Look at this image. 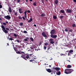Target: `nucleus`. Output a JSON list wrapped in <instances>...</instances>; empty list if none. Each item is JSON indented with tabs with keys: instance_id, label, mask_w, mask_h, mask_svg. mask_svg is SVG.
I'll use <instances>...</instances> for the list:
<instances>
[{
	"instance_id": "8fccbe9b",
	"label": "nucleus",
	"mask_w": 76,
	"mask_h": 76,
	"mask_svg": "<svg viewBox=\"0 0 76 76\" xmlns=\"http://www.w3.org/2000/svg\"><path fill=\"white\" fill-rule=\"evenodd\" d=\"M69 32H72V30H69Z\"/></svg>"
},
{
	"instance_id": "4468645a",
	"label": "nucleus",
	"mask_w": 76,
	"mask_h": 76,
	"mask_svg": "<svg viewBox=\"0 0 76 76\" xmlns=\"http://www.w3.org/2000/svg\"><path fill=\"white\" fill-rule=\"evenodd\" d=\"M46 70L49 73H51V72H52L51 69H46Z\"/></svg>"
},
{
	"instance_id": "473e14b6",
	"label": "nucleus",
	"mask_w": 76,
	"mask_h": 76,
	"mask_svg": "<svg viewBox=\"0 0 76 76\" xmlns=\"http://www.w3.org/2000/svg\"><path fill=\"white\" fill-rule=\"evenodd\" d=\"M72 26L73 27H76V24H72Z\"/></svg>"
},
{
	"instance_id": "5fc2aeb1",
	"label": "nucleus",
	"mask_w": 76,
	"mask_h": 76,
	"mask_svg": "<svg viewBox=\"0 0 76 76\" xmlns=\"http://www.w3.org/2000/svg\"><path fill=\"white\" fill-rule=\"evenodd\" d=\"M73 1L75 2V3H76V0H73Z\"/></svg>"
},
{
	"instance_id": "79ce46f5",
	"label": "nucleus",
	"mask_w": 76,
	"mask_h": 76,
	"mask_svg": "<svg viewBox=\"0 0 76 76\" xmlns=\"http://www.w3.org/2000/svg\"><path fill=\"white\" fill-rule=\"evenodd\" d=\"M3 7V6H2V5L0 4V9H1V8Z\"/></svg>"
},
{
	"instance_id": "412c9836",
	"label": "nucleus",
	"mask_w": 76,
	"mask_h": 76,
	"mask_svg": "<svg viewBox=\"0 0 76 76\" xmlns=\"http://www.w3.org/2000/svg\"><path fill=\"white\" fill-rule=\"evenodd\" d=\"M32 18H31L30 19V20L28 21V23H29V22H32Z\"/></svg>"
},
{
	"instance_id": "1a4fd4ad",
	"label": "nucleus",
	"mask_w": 76,
	"mask_h": 76,
	"mask_svg": "<svg viewBox=\"0 0 76 76\" xmlns=\"http://www.w3.org/2000/svg\"><path fill=\"white\" fill-rule=\"evenodd\" d=\"M56 32H55V29H53V30H52L50 32V34H54Z\"/></svg>"
},
{
	"instance_id": "13d9d810",
	"label": "nucleus",
	"mask_w": 76,
	"mask_h": 76,
	"mask_svg": "<svg viewBox=\"0 0 76 76\" xmlns=\"http://www.w3.org/2000/svg\"><path fill=\"white\" fill-rule=\"evenodd\" d=\"M60 55H61V56H63L64 55V54H61Z\"/></svg>"
},
{
	"instance_id": "6e6552de",
	"label": "nucleus",
	"mask_w": 76,
	"mask_h": 76,
	"mask_svg": "<svg viewBox=\"0 0 76 76\" xmlns=\"http://www.w3.org/2000/svg\"><path fill=\"white\" fill-rule=\"evenodd\" d=\"M53 69L56 70V71H58V70H60V68L58 67H54V68H53Z\"/></svg>"
},
{
	"instance_id": "58836bf2",
	"label": "nucleus",
	"mask_w": 76,
	"mask_h": 76,
	"mask_svg": "<svg viewBox=\"0 0 76 76\" xmlns=\"http://www.w3.org/2000/svg\"><path fill=\"white\" fill-rule=\"evenodd\" d=\"M26 12H27V11L26 10V11L24 12V15H27Z\"/></svg>"
},
{
	"instance_id": "cd10ccee",
	"label": "nucleus",
	"mask_w": 76,
	"mask_h": 76,
	"mask_svg": "<svg viewBox=\"0 0 76 76\" xmlns=\"http://www.w3.org/2000/svg\"><path fill=\"white\" fill-rule=\"evenodd\" d=\"M60 12L62 13H64V11L63 10H61Z\"/></svg>"
},
{
	"instance_id": "c756f323",
	"label": "nucleus",
	"mask_w": 76,
	"mask_h": 76,
	"mask_svg": "<svg viewBox=\"0 0 76 76\" xmlns=\"http://www.w3.org/2000/svg\"><path fill=\"white\" fill-rule=\"evenodd\" d=\"M18 18L20 19H22V17H21L20 16L18 17Z\"/></svg>"
},
{
	"instance_id": "774afa93",
	"label": "nucleus",
	"mask_w": 76,
	"mask_h": 76,
	"mask_svg": "<svg viewBox=\"0 0 76 76\" xmlns=\"http://www.w3.org/2000/svg\"><path fill=\"white\" fill-rule=\"evenodd\" d=\"M26 2H28V0H26Z\"/></svg>"
},
{
	"instance_id": "864d4df0",
	"label": "nucleus",
	"mask_w": 76,
	"mask_h": 76,
	"mask_svg": "<svg viewBox=\"0 0 76 76\" xmlns=\"http://www.w3.org/2000/svg\"><path fill=\"white\" fill-rule=\"evenodd\" d=\"M63 15H66V13H63Z\"/></svg>"
},
{
	"instance_id": "bb28decb",
	"label": "nucleus",
	"mask_w": 76,
	"mask_h": 76,
	"mask_svg": "<svg viewBox=\"0 0 76 76\" xmlns=\"http://www.w3.org/2000/svg\"><path fill=\"white\" fill-rule=\"evenodd\" d=\"M30 39L31 40V41H32V42L34 41V39H33V38H32V37H30Z\"/></svg>"
},
{
	"instance_id": "0eeeda50",
	"label": "nucleus",
	"mask_w": 76,
	"mask_h": 76,
	"mask_svg": "<svg viewBox=\"0 0 76 76\" xmlns=\"http://www.w3.org/2000/svg\"><path fill=\"white\" fill-rule=\"evenodd\" d=\"M50 37L52 38H56L57 37V36L56 35L52 34L50 35Z\"/></svg>"
},
{
	"instance_id": "9b49d317",
	"label": "nucleus",
	"mask_w": 76,
	"mask_h": 76,
	"mask_svg": "<svg viewBox=\"0 0 76 76\" xmlns=\"http://www.w3.org/2000/svg\"><path fill=\"white\" fill-rule=\"evenodd\" d=\"M19 48H20L14 47V49L15 51L16 52H17V51H18V50L19 49Z\"/></svg>"
},
{
	"instance_id": "338daca9",
	"label": "nucleus",
	"mask_w": 76,
	"mask_h": 76,
	"mask_svg": "<svg viewBox=\"0 0 76 76\" xmlns=\"http://www.w3.org/2000/svg\"><path fill=\"white\" fill-rule=\"evenodd\" d=\"M6 23H8V22H6Z\"/></svg>"
},
{
	"instance_id": "9d476101",
	"label": "nucleus",
	"mask_w": 76,
	"mask_h": 76,
	"mask_svg": "<svg viewBox=\"0 0 76 76\" xmlns=\"http://www.w3.org/2000/svg\"><path fill=\"white\" fill-rule=\"evenodd\" d=\"M49 41L51 44H54V42L53 41V39H50Z\"/></svg>"
},
{
	"instance_id": "09e8293b",
	"label": "nucleus",
	"mask_w": 76,
	"mask_h": 76,
	"mask_svg": "<svg viewBox=\"0 0 76 76\" xmlns=\"http://www.w3.org/2000/svg\"><path fill=\"white\" fill-rule=\"evenodd\" d=\"M63 16H61L60 17V18H61V19H63Z\"/></svg>"
},
{
	"instance_id": "69168bd1",
	"label": "nucleus",
	"mask_w": 76,
	"mask_h": 76,
	"mask_svg": "<svg viewBox=\"0 0 76 76\" xmlns=\"http://www.w3.org/2000/svg\"><path fill=\"white\" fill-rule=\"evenodd\" d=\"M7 45H9V43H7Z\"/></svg>"
},
{
	"instance_id": "2f4dec72",
	"label": "nucleus",
	"mask_w": 76,
	"mask_h": 76,
	"mask_svg": "<svg viewBox=\"0 0 76 76\" xmlns=\"http://www.w3.org/2000/svg\"><path fill=\"white\" fill-rule=\"evenodd\" d=\"M33 5L34 6H36L37 5V4L36 3V2H35L34 3H33Z\"/></svg>"
},
{
	"instance_id": "7ed1b4c3",
	"label": "nucleus",
	"mask_w": 76,
	"mask_h": 76,
	"mask_svg": "<svg viewBox=\"0 0 76 76\" xmlns=\"http://www.w3.org/2000/svg\"><path fill=\"white\" fill-rule=\"evenodd\" d=\"M1 28H2V31H3L4 32H5V33L6 34H7V33H8V31L6 30L5 27H4V26L3 25H2L1 26Z\"/></svg>"
},
{
	"instance_id": "6ab92c4d",
	"label": "nucleus",
	"mask_w": 76,
	"mask_h": 76,
	"mask_svg": "<svg viewBox=\"0 0 76 76\" xmlns=\"http://www.w3.org/2000/svg\"><path fill=\"white\" fill-rule=\"evenodd\" d=\"M7 39H9V41H10H10H12V40H13V39H12V38H9V37H8Z\"/></svg>"
},
{
	"instance_id": "423d86ee",
	"label": "nucleus",
	"mask_w": 76,
	"mask_h": 76,
	"mask_svg": "<svg viewBox=\"0 0 76 76\" xmlns=\"http://www.w3.org/2000/svg\"><path fill=\"white\" fill-rule=\"evenodd\" d=\"M42 35L43 37H45V38H47V36L45 34V33L44 31L42 32Z\"/></svg>"
},
{
	"instance_id": "4d7b16f0",
	"label": "nucleus",
	"mask_w": 76,
	"mask_h": 76,
	"mask_svg": "<svg viewBox=\"0 0 76 76\" xmlns=\"http://www.w3.org/2000/svg\"><path fill=\"white\" fill-rule=\"evenodd\" d=\"M74 42H76V38H75V40H74Z\"/></svg>"
},
{
	"instance_id": "2eb2a0df",
	"label": "nucleus",
	"mask_w": 76,
	"mask_h": 76,
	"mask_svg": "<svg viewBox=\"0 0 76 76\" xmlns=\"http://www.w3.org/2000/svg\"><path fill=\"white\" fill-rule=\"evenodd\" d=\"M18 10H19L20 13L21 14V13H23V11H22V9L20 8Z\"/></svg>"
},
{
	"instance_id": "e433bc0d",
	"label": "nucleus",
	"mask_w": 76,
	"mask_h": 76,
	"mask_svg": "<svg viewBox=\"0 0 76 76\" xmlns=\"http://www.w3.org/2000/svg\"><path fill=\"white\" fill-rule=\"evenodd\" d=\"M20 26H23V23H20Z\"/></svg>"
},
{
	"instance_id": "f8f14e48",
	"label": "nucleus",
	"mask_w": 76,
	"mask_h": 76,
	"mask_svg": "<svg viewBox=\"0 0 76 76\" xmlns=\"http://www.w3.org/2000/svg\"><path fill=\"white\" fill-rule=\"evenodd\" d=\"M66 12L69 13H72V11L70 9H68L66 10Z\"/></svg>"
},
{
	"instance_id": "393cba45",
	"label": "nucleus",
	"mask_w": 76,
	"mask_h": 76,
	"mask_svg": "<svg viewBox=\"0 0 76 76\" xmlns=\"http://www.w3.org/2000/svg\"><path fill=\"white\" fill-rule=\"evenodd\" d=\"M73 50H70L69 51V53H73Z\"/></svg>"
},
{
	"instance_id": "4c0bfd02",
	"label": "nucleus",
	"mask_w": 76,
	"mask_h": 76,
	"mask_svg": "<svg viewBox=\"0 0 76 76\" xmlns=\"http://www.w3.org/2000/svg\"><path fill=\"white\" fill-rule=\"evenodd\" d=\"M52 72L53 73H54V74L55 73H56V71L55 70V71H52Z\"/></svg>"
},
{
	"instance_id": "dca6fc26",
	"label": "nucleus",
	"mask_w": 76,
	"mask_h": 76,
	"mask_svg": "<svg viewBox=\"0 0 76 76\" xmlns=\"http://www.w3.org/2000/svg\"><path fill=\"white\" fill-rule=\"evenodd\" d=\"M9 12L10 13H12V8L10 7H9Z\"/></svg>"
},
{
	"instance_id": "e2e57ef3",
	"label": "nucleus",
	"mask_w": 76,
	"mask_h": 76,
	"mask_svg": "<svg viewBox=\"0 0 76 76\" xmlns=\"http://www.w3.org/2000/svg\"><path fill=\"white\" fill-rule=\"evenodd\" d=\"M30 1H32V0H29Z\"/></svg>"
},
{
	"instance_id": "aec40b11",
	"label": "nucleus",
	"mask_w": 76,
	"mask_h": 76,
	"mask_svg": "<svg viewBox=\"0 0 76 76\" xmlns=\"http://www.w3.org/2000/svg\"><path fill=\"white\" fill-rule=\"evenodd\" d=\"M16 43H13V44H12V46L13 47V48H14V47H15H15H17V46H18V45H16Z\"/></svg>"
},
{
	"instance_id": "3c124183",
	"label": "nucleus",
	"mask_w": 76,
	"mask_h": 76,
	"mask_svg": "<svg viewBox=\"0 0 76 76\" xmlns=\"http://www.w3.org/2000/svg\"><path fill=\"white\" fill-rule=\"evenodd\" d=\"M27 12L28 13H30V12H31V11H30L29 10H27Z\"/></svg>"
},
{
	"instance_id": "72a5a7b5",
	"label": "nucleus",
	"mask_w": 76,
	"mask_h": 76,
	"mask_svg": "<svg viewBox=\"0 0 76 76\" xmlns=\"http://www.w3.org/2000/svg\"><path fill=\"white\" fill-rule=\"evenodd\" d=\"M22 18H23V20H26V18H25L24 17H22Z\"/></svg>"
},
{
	"instance_id": "6e6d98bb",
	"label": "nucleus",
	"mask_w": 76,
	"mask_h": 76,
	"mask_svg": "<svg viewBox=\"0 0 76 76\" xmlns=\"http://www.w3.org/2000/svg\"><path fill=\"white\" fill-rule=\"evenodd\" d=\"M26 38L27 39H29V38L28 37H26Z\"/></svg>"
},
{
	"instance_id": "bf43d9fd",
	"label": "nucleus",
	"mask_w": 76,
	"mask_h": 76,
	"mask_svg": "<svg viewBox=\"0 0 76 76\" xmlns=\"http://www.w3.org/2000/svg\"><path fill=\"white\" fill-rule=\"evenodd\" d=\"M50 47H49L47 49V50H50Z\"/></svg>"
},
{
	"instance_id": "de8ad7c7",
	"label": "nucleus",
	"mask_w": 76,
	"mask_h": 76,
	"mask_svg": "<svg viewBox=\"0 0 76 76\" xmlns=\"http://www.w3.org/2000/svg\"><path fill=\"white\" fill-rule=\"evenodd\" d=\"M48 45V43H45V45Z\"/></svg>"
},
{
	"instance_id": "a878e982",
	"label": "nucleus",
	"mask_w": 76,
	"mask_h": 76,
	"mask_svg": "<svg viewBox=\"0 0 76 76\" xmlns=\"http://www.w3.org/2000/svg\"><path fill=\"white\" fill-rule=\"evenodd\" d=\"M15 42H16H16H17L18 43H19V42H20V41L19 40H18V39H17L15 40Z\"/></svg>"
},
{
	"instance_id": "680f3d73",
	"label": "nucleus",
	"mask_w": 76,
	"mask_h": 76,
	"mask_svg": "<svg viewBox=\"0 0 76 76\" xmlns=\"http://www.w3.org/2000/svg\"><path fill=\"white\" fill-rule=\"evenodd\" d=\"M45 1L46 2H48V0H45Z\"/></svg>"
},
{
	"instance_id": "4be33fe9",
	"label": "nucleus",
	"mask_w": 76,
	"mask_h": 76,
	"mask_svg": "<svg viewBox=\"0 0 76 76\" xmlns=\"http://www.w3.org/2000/svg\"><path fill=\"white\" fill-rule=\"evenodd\" d=\"M56 75H61V72L60 71L58 72L57 73H56Z\"/></svg>"
},
{
	"instance_id": "49530a36",
	"label": "nucleus",
	"mask_w": 76,
	"mask_h": 76,
	"mask_svg": "<svg viewBox=\"0 0 76 76\" xmlns=\"http://www.w3.org/2000/svg\"><path fill=\"white\" fill-rule=\"evenodd\" d=\"M3 24L4 25H6V23H3Z\"/></svg>"
},
{
	"instance_id": "37998d69",
	"label": "nucleus",
	"mask_w": 76,
	"mask_h": 76,
	"mask_svg": "<svg viewBox=\"0 0 76 76\" xmlns=\"http://www.w3.org/2000/svg\"><path fill=\"white\" fill-rule=\"evenodd\" d=\"M65 32H68V30H67V29H65Z\"/></svg>"
},
{
	"instance_id": "a211bd4d",
	"label": "nucleus",
	"mask_w": 76,
	"mask_h": 76,
	"mask_svg": "<svg viewBox=\"0 0 76 76\" xmlns=\"http://www.w3.org/2000/svg\"><path fill=\"white\" fill-rule=\"evenodd\" d=\"M45 14H44V13H42L41 15H40V16H45Z\"/></svg>"
},
{
	"instance_id": "7c9ffc66",
	"label": "nucleus",
	"mask_w": 76,
	"mask_h": 76,
	"mask_svg": "<svg viewBox=\"0 0 76 76\" xmlns=\"http://www.w3.org/2000/svg\"><path fill=\"white\" fill-rule=\"evenodd\" d=\"M23 33H24V34H27V31H23Z\"/></svg>"
},
{
	"instance_id": "20e7f679",
	"label": "nucleus",
	"mask_w": 76,
	"mask_h": 76,
	"mask_svg": "<svg viewBox=\"0 0 76 76\" xmlns=\"http://www.w3.org/2000/svg\"><path fill=\"white\" fill-rule=\"evenodd\" d=\"M19 51H18L16 52L17 54H22L23 55V54H25V52H23L21 51V50H19Z\"/></svg>"
},
{
	"instance_id": "f03ea898",
	"label": "nucleus",
	"mask_w": 76,
	"mask_h": 76,
	"mask_svg": "<svg viewBox=\"0 0 76 76\" xmlns=\"http://www.w3.org/2000/svg\"><path fill=\"white\" fill-rule=\"evenodd\" d=\"M21 57H22L25 60H27V59H28L29 57V55H27V54H26L25 53V54H23L22 55Z\"/></svg>"
},
{
	"instance_id": "39448f33",
	"label": "nucleus",
	"mask_w": 76,
	"mask_h": 76,
	"mask_svg": "<svg viewBox=\"0 0 76 76\" xmlns=\"http://www.w3.org/2000/svg\"><path fill=\"white\" fill-rule=\"evenodd\" d=\"M4 18H5V19H6L9 20V19H11V17L10 16L7 15V16H4Z\"/></svg>"
},
{
	"instance_id": "5701e85b",
	"label": "nucleus",
	"mask_w": 76,
	"mask_h": 76,
	"mask_svg": "<svg viewBox=\"0 0 76 76\" xmlns=\"http://www.w3.org/2000/svg\"><path fill=\"white\" fill-rule=\"evenodd\" d=\"M67 67L68 68H72V66L70 65H68L67 66Z\"/></svg>"
},
{
	"instance_id": "f3484780",
	"label": "nucleus",
	"mask_w": 76,
	"mask_h": 76,
	"mask_svg": "<svg viewBox=\"0 0 76 76\" xmlns=\"http://www.w3.org/2000/svg\"><path fill=\"white\" fill-rule=\"evenodd\" d=\"M58 1L57 0H55L54 1L55 4H58Z\"/></svg>"
},
{
	"instance_id": "052dcab7",
	"label": "nucleus",
	"mask_w": 76,
	"mask_h": 76,
	"mask_svg": "<svg viewBox=\"0 0 76 76\" xmlns=\"http://www.w3.org/2000/svg\"><path fill=\"white\" fill-rule=\"evenodd\" d=\"M34 26H35V27H36V26H37V25H36V24H34Z\"/></svg>"
},
{
	"instance_id": "c03bdc74",
	"label": "nucleus",
	"mask_w": 76,
	"mask_h": 76,
	"mask_svg": "<svg viewBox=\"0 0 76 76\" xmlns=\"http://www.w3.org/2000/svg\"><path fill=\"white\" fill-rule=\"evenodd\" d=\"M47 48V47L45 46H44V50H46Z\"/></svg>"
},
{
	"instance_id": "603ef678",
	"label": "nucleus",
	"mask_w": 76,
	"mask_h": 76,
	"mask_svg": "<svg viewBox=\"0 0 76 76\" xmlns=\"http://www.w3.org/2000/svg\"><path fill=\"white\" fill-rule=\"evenodd\" d=\"M6 29L7 30H9V28H6Z\"/></svg>"
},
{
	"instance_id": "f704fd0d",
	"label": "nucleus",
	"mask_w": 76,
	"mask_h": 76,
	"mask_svg": "<svg viewBox=\"0 0 76 76\" xmlns=\"http://www.w3.org/2000/svg\"><path fill=\"white\" fill-rule=\"evenodd\" d=\"M24 17L25 18H27V14H24Z\"/></svg>"
},
{
	"instance_id": "0e129e2a",
	"label": "nucleus",
	"mask_w": 76,
	"mask_h": 76,
	"mask_svg": "<svg viewBox=\"0 0 76 76\" xmlns=\"http://www.w3.org/2000/svg\"><path fill=\"white\" fill-rule=\"evenodd\" d=\"M34 50H35V51H37V49H34Z\"/></svg>"
},
{
	"instance_id": "ddd939ff",
	"label": "nucleus",
	"mask_w": 76,
	"mask_h": 76,
	"mask_svg": "<svg viewBox=\"0 0 76 76\" xmlns=\"http://www.w3.org/2000/svg\"><path fill=\"white\" fill-rule=\"evenodd\" d=\"M13 12L14 13V15H15L16 16H17V15H18V12H15V10H13Z\"/></svg>"
},
{
	"instance_id": "ea45409f",
	"label": "nucleus",
	"mask_w": 76,
	"mask_h": 76,
	"mask_svg": "<svg viewBox=\"0 0 76 76\" xmlns=\"http://www.w3.org/2000/svg\"><path fill=\"white\" fill-rule=\"evenodd\" d=\"M30 50H31V52H32L33 51H34V49H31Z\"/></svg>"
},
{
	"instance_id": "f257e3e1",
	"label": "nucleus",
	"mask_w": 76,
	"mask_h": 76,
	"mask_svg": "<svg viewBox=\"0 0 76 76\" xmlns=\"http://www.w3.org/2000/svg\"><path fill=\"white\" fill-rule=\"evenodd\" d=\"M74 70L72 69H66L65 70L64 72L66 74H70Z\"/></svg>"
},
{
	"instance_id": "c9c22d12",
	"label": "nucleus",
	"mask_w": 76,
	"mask_h": 76,
	"mask_svg": "<svg viewBox=\"0 0 76 76\" xmlns=\"http://www.w3.org/2000/svg\"><path fill=\"white\" fill-rule=\"evenodd\" d=\"M17 1L18 3H19V2H20V0H17Z\"/></svg>"
},
{
	"instance_id": "b1692460",
	"label": "nucleus",
	"mask_w": 76,
	"mask_h": 76,
	"mask_svg": "<svg viewBox=\"0 0 76 76\" xmlns=\"http://www.w3.org/2000/svg\"><path fill=\"white\" fill-rule=\"evenodd\" d=\"M53 18L54 19H57V17L55 15H54L53 17Z\"/></svg>"
},
{
	"instance_id": "a19ab883",
	"label": "nucleus",
	"mask_w": 76,
	"mask_h": 76,
	"mask_svg": "<svg viewBox=\"0 0 76 76\" xmlns=\"http://www.w3.org/2000/svg\"><path fill=\"white\" fill-rule=\"evenodd\" d=\"M34 61V60H29L30 62H32V61Z\"/></svg>"
},
{
	"instance_id": "a18cd8bd",
	"label": "nucleus",
	"mask_w": 76,
	"mask_h": 76,
	"mask_svg": "<svg viewBox=\"0 0 76 76\" xmlns=\"http://www.w3.org/2000/svg\"><path fill=\"white\" fill-rule=\"evenodd\" d=\"M24 41H28V39H24Z\"/></svg>"
},
{
	"instance_id": "c85d7f7f",
	"label": "nucleus",
	"mask_w": 76,
	"mask_h": 76,
	"mask_svg": "<svg viewBox=\"0 0 76 76\" xmlns=\"http://www.w3.org/2000/svg\"><path fill=\"white\" fill-rule=\"evenodd\" d=\"M13 36L16 38L17 37V35H16V34H14Z\"/></svg>"
}]
</instances>
